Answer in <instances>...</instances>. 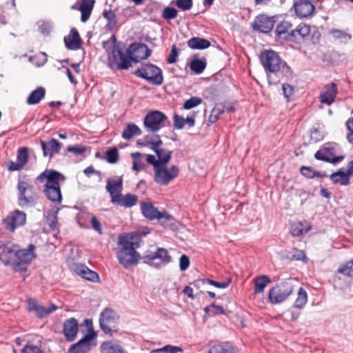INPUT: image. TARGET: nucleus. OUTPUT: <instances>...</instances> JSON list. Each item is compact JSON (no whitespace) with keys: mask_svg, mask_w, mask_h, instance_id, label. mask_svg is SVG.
Instances as JSON below:
<instances>
[{"mask_svg":"<svg viewBox=\"0 0 353 353\" xmlns=\"http://www.w3.org/2000/svg\"><path fill=\"white\" fill-rule=\"evenodd\" d=\"M46 95V89L43 87H37L35 90L32 91L26 99V103L28 105L38 104Z\"/></svg>","mask_w":353,"mask_h":353,"instance_id":"f704fd0d","label":"nucleus"},{"mask_svg":"<svg viewBox=\"0 0 353 353\" xmlns=\"http://www.w3.org/2000/svg\"><path fill=\"white\" fill-rule=\"evenodd\" d=\"M260 61L266 74L281 65L285 61H283L279 55L273 50H265L260 56Z\"/></svg>","mask_w":353,"mask_h":353,"instance_id":"2eb2a0df","label":"nucleus"},{"mask_svg":"<svg viewBox=\"0 0 353 353\" xmlns=\"http://www.w3.org/2000/svg\"><path fill=\"white\" fill-rule=\"evenodd\" d=\"M308 230L309 228H303V225L301 222L294 223L291 226V234L294 236H299L304 233H307Z\"/></svg>","mask_w":353,"mask_h":353,"instance_id":"4d7b16f0","label":"nucleus"},{"mask_svg":"<svg viewBox=\"0 0 353 353\" xmlns=\"http://www.w3.org/2000/svg\"><path fill=\"white\" fill-rule=\"evenodd\" d=\"M330 33L336 39H351L352 37L350 34L343 30L332 29Z\"/></svg>","mask_w":353,"mask_h":353,"instance_id":"13d9d810","label":"nucleus"},{"mask_svg":"<svg viewBox=\"0 0 353 353\" xmlns=\"http://www.w3.org/2000/svg\"><path fill=\"white\" fill-rule=\"evenodd\" d=\"M307 294L305 289L300 288L297 293V298L295 300L293 307L294 308L301 309L307 303Z\"/></svg>","mask_w":353,"mask_h":353,"instance_id":"a18cd8bd","label":"nucleus"},{"mask_svg":"<svg viewBox=\"0 0 353 353\" xmlns=\"http://www.w3.org/2000/svg\"><path fill=\"white\" fill-rule=\"evenodd\" d=\"M43 154L44 157H49L52 159L56 154H59L61 149V144L55 139L52 138L46 142L40 141Z\"/></svg>","mask_w":353,"mask_h":353,"instance_id":"412c9836","label":"nucleus"},{"mask_svg":"<svg viewBox=\"0 0 353 353\" xmlns=\"http://www.w3.org/2000/svg\"><path fill=\"white\" fill-rule=\"evenodd\" d=\"M292 292V284L288 281H283L269 290L268 299L272 304H280L287 300Z\"/></svg>","mask_w":353,"mask_h":353,"instance_id":"6e6552de","label":"nucleus"},{"mask_svg":"<svg viewBox=\"0 0 353 353\" xmlns=\"http://www.w3.org/2000/svg\"><path fill=\"white\" fill-rule=\"evenodd\" d=\"M206 61L204 57L199 59L194 57L190 62V68L195 74H199L204 71L206 68Z\"/></svg>","mask_w":353,"mask_h":353,"instance_id":"a19ab883","label":"nucleus"},{"mask_svg":"<svg viewBox=\"0 0 353 353\" xmlns=\"http://www.w3.org/2000/svg\"><path fill=\"white\" fill-rule=\"evenodd\" d=\"M179 168L172 165L169 169L161 166L155 170L154 181L160 185H166L179 174Z\"/></svg>","mask_w":353,"mask_h":353,"instance_id":"4468645a","label":"nucleus"},{"mask_svg":"<svg viewBox=\"0 0 353 353\" xmlns=\"http://www.w3.org/2000/svg\"><path fill=\"white\" fill-rule=\"evenodd\" d=\"M66 150L67 152L73 153L75 155H81L85 152L86 147L82 145L76 144L74 145H68Z\"/></svg>","mask_w":353,"mask_h":353,"instance_id":"bf43d9fd","label":"nucleus"},{"mask_svg":"<svg viewBox=\"0 0 353 353\" xmlns=\"http://www.w3.org/2000/svg\"><path fill=\"white\" fill-rule=\"evenodd\" d=\"M83 324L88 327V332L80 340L70 346L68 353H89L92 348L97 345V334L93 329L92 319H85Z\"/></svg>","mask_w":353,"mask_h":353,"instance_id":"7ed1b4c3","label":"nucleus"},{"mask_svg":"<svg viewBox=\"0 0 353 353\" xmlns=\"http://www.w3.org/2000/svg\"><path fill=\"white\" fill-rule=\"evenodd\" d=\"M234 346L228 343H224L212 346L208 353H235Z\"/></svg>","mask_w":353,"mask_h":353,"instance_id":"79ce46f5","label":"nucleus"},{"mask_svg":"<svg viewBox=\"0 0 353 353\" xmlns=\"http://www.w3.org/2000/svg\"><path fill=\"white\" fill-rule=\"evenodd\" d=\"M78 332L79 323L75 318H69L63 322V334L67 341L72 342L74 341L77 337Z\"/></svg>","mask_w":353,"mask_h":353,"instance_id":"a211bd4d","label":"nucleus"},{"mask_svg":"<svg viewBox=\"0 0 353 353\" xmlns=\"http://www.w3.org/2000/svg\"><path fill=\"white\" fill-rule=\"evenodd\" d=\"M133 158L132 170L139 172L145 168V163L141 159L142 154L137 152L131 154Z\"/></svg>","mask_w":353,"mask_h":353,"instance_id":"49530a36","label":"nucleus"},{"mask_svg":"<svg viewBox=\"0 0 353 353\" xmlns=\"http://www.w3.org/2000/svg\"><path fill=\"white\" fill-rule=\"evenodd\" d=\"M278 68L266 74L270 85H276L293 79V72L286 62L281 63Z\"/></svg>","mask_w":353,"mask_h":353,"instance_id":"9b49d317","label":"nucleus"},{"mask_svg":"<svg viewBox=\"0 0 353 353\" xmlns=\"http://www.w3.org/2000/svg\"><path fill=\"white\" fill-rule=\"evenodd\" d=\"M52 29V26L50 22L42 21L39 25V30L40 32L45 36H48Z\"/></svg>","mask_w":353,"mask_h":353,"instance_id":"e2e57ef3","label":"nucleus"},{"mask_svg":"<svg viewBox=\"0 0 353 353\" xmlns=\"http://www.w3.org/2000/svg\"><path fill=\"white\" fill-rule=\"evenodd\" d=\"M274 17H269L265 14H260L255 17L252 27L254 31L263 34L270 33L274 26Z\"/></svg>","mask_w":353,"mask_h":353,"instance_id":"dca6fc26","label":"nucleus"},{"mask_svg":"<svg viewBox=\"0 0 353 353\" xmlns=\"http://www.w3.org/2000/svg\"><path fill=\"white\" fill-rule=\"evenodd\" d=\"M161 214L162 216L158 220L163 226L168 227L174 225L175 219L172 215L168 214L165 211L161 212Z\"/></svg>","mask_w":353,"mask_h":353,"instance_id":"864d4df0","label":"nucleus"},{"mask_svg":"<svg viewBox=\"0 0 353 353\" xmlns=\"http://www.w3.org/2000/svg\"><path fill=\"white\" fill-rule=\"evenodd\" d=\"M338 272L345 276H353V259L347 261L338 269Z\"/></svg>","mask_w":353,"mask_h":353,"instance_id":"09e8293b","label":"nucleus"},{"mask_svg":"<svg viewBox=\"0 0 353 353\" xmlns=\"http://www.w3.org/2000/svg\"><path fill=\"white\" fill-rule=\"evenodd\" d=\"M36 246L32 243L29 244L26 249L19 250L17 247L16 255V263L14 270L19 272H26L28 270L27 265L36 258L37 255L34 252Z\"/></svg>","mask_w":353,"mask_h":353,"instance_id":"9d476101","label":"nucleus"},{"mask_svg":"<svg viewBox=\"0 0 353 353\" xmlns=\"http://www.w3.org/2000/svg\"><path fill=\"white\" fill-rule=\"evenodd\" d=\"M17 188L18 190L17 202L22 208H31L36 205L39 196L34 192L33 188L24 181H19Z\"/></svg>","mask_w":353,"mask_h":353,"instance_id":"423d86ee","label":"nucleus"},{"mask_svg":"<svg viewBox=\"0 0 353 353\" xmlns=\"http://www.w3.org/2000/svg\"><path fill=\"white\" fill-rule=\"evenodd\" d=\"M340 147L335 143H327L321 147L314 154V158L319 161L336 164L343 160L344 156H336L339 152Z\"/></svg>","mask_w":353,"mask_h":353,"instance_id":"1a4fd4ad","label":"nucleus"},{"mask_svg":"<svg viewBox=\"0 0 353 353\" xmlns=\"http://www.w3.org/2000/svg\"><path fill=\"white\" fill-rule=\"evenodd\" d=\"M17 161L23 167L28 161V149L26 147L20 148L17 152Z\"/></svg>","mask_w":353,"mask_h":353,"instance_id":"3c124183","label":"nucleus"},{"mask_svg":"<svg viewBox=\"0 0 353 353\" xmlns=\"http://www.w3.org/2000/svg\"><path fill=\"white\" fill-rule=\"evenodd\" d=\"M346 127L349 130V133L347 135V141L353 144V117L350 118L346 121Z\"/></svg>","mask_w":353,"mask_h":353,"instance_id":"774afa93","label":"nucleus"},{"mask_svg":"<svg viewBox=\"0 0 353 353\" xmlns=\"http://www.w3.org/2000/svg\"><path fill=\"white\" fill-rule=\"evenodd\" d=\"M151 259H159L161 261L160 263L152 262L150 263V266L157 269L161 268L162 265H166L172 261L171 256L168 254V250L163 248H158L157 251L153 253V256Z\"/></svg>","mask_w":353,"mask_h":353,"instance_id":"bb28decb","label":"nucleus"},{"mask_svg":"<svg viewBox=\"0 0 353 353\" xmlns=\"http://www.w3.org/2000/svg\"><path fill=\"white\" fill-rule=\"evenodd\" d=\"M65 176L59 172L52 169H46L37 178L36 181L45 183L43 192L46 196L53 203L62 201L60 181H64Z\"/></svg>","mask_w":353,"mask_h":353,"instance_id":"f03ea898","label":"nucleus"},{"mask_svg":"<svg viewBox=\"0 0 353 353\" xmlns=\"http://www.w3.org/2000/svg\"><path fill=\"white\" fill-rule=\"evenodd\" d=\"M350 176L347 170L345 171L344 168H340L336 172H333L330 178L333 183L347 185L350 183Z\"/></svg>","mask_w":353,"mask_h":353,"instance_id":"7c9ffc66","label":"nucleus"},{"mask_svg":"<svg viewBox=\"0 0 353 353\" xmlns=\"http://www.w3.org/2000/svg\"><path fill=\"white\" fill-rule=\"evenodd\" d=\"M140 208L143 215L148 220L161 219L162 216L161 212L151 202H141Z\"/></svg>","mask_w":353,"mask_h":353,"instance_id":"a878e982","label":"nucleus"},{"mask_svg":"<svg viewBox=\"0 0 353 353\" xmlns=\"http://www.w3.org/2000/svg\"><path fill=\"white\" fill-rule=\"evenodd\" d=\"M185 124H188L190 128L195 125V114L188 116L186 119L177 114H174L173 127L176 130H181L183 128Z\"/></svg>","mask_w":353,"mask_h":353,"instance_id":"c756f323","label":"nucleus"},{"mask_svg":"<svg viewBox=\"0 0 353 353\" xmlns=\"http://www.w3.org/2000/svg\"><path fill=\"white\" fill-rule=\"evenodd\" d=\"M300 173L307 179L315 177V170L311 167L303 165L300 168Z\"/></svg>","mask_w":353,"mask_h":353,"instance_id":"0e129e2a","label":"nucleus"},{"mask_svg":"<svg viewBox=\"0 0 353 353\" xmlns=\"http://www.w3.org/2000/svg\"><path fill=\"white\" fill-rule=\"evenodd\" d=\"M141 130L138 125L133 123H130L125 127L122 132V138L125 140L129 141L134 137L141 135Z\"/></svg>","mask_w":353,"mask_h":353,"instance_id":"4c0bfd02","label":"nucleus"},{"mask_svg":"<svg viewBox=\"0 0 353 353\" xmlns=\"http://www.w3.org/2000/svg\"><path fill=\"white\" fill-rule=\"evenodd\" d=\"M26 214L19 210H14L10 212L8 215L3 219V224L5 229L14 232L19 227L23 226L26 223Z\"/></svg>","mask_w":353,"mask_h":353,"instance_id":"ddd939ff","label":"nucleus"},{"mask_svg":"<svg viewBox=\"0 0 353 353\" xmlns=\"http://www.w3.org/2000/svg\"><path fill=\"white\" fill-rule=\"evenodd\" d=\"M282 258L289 261H302L305 263H307L308 261L304 252L297 248H293L292 251L283 252Z\"/></svg>","mask_w":353,"mask_h":353,"instance_id":"473e14b6","label":"nucleus"},{"mask_svg":"<svg viewBox=\"0 0 353 353\" xmlns=\"http://www.w3.org/2000/svg\"><path fill=\"white\" fill-rule=\"evenodd\" d=\"M63 40L68 50H76L81 47L82 40L75 28L70 30V34L64 37Z\"/></svg>","mask_w":353,"mask_h":353,"instance_id":"b1692460","label":"nucleus"},{"mask_svg":"<svg viewBox=\"0 0 353 353\" xmlns=\"http://www.w3.org/2000/svg\"><path fill=\"white\" fill-rule=\"evenodd\" d=\"M181 352H182V349L180 347L166 345L161 348L152 350L150 353H177Z\"/></svg>","mask_w":353,"mask_h":353,"instance_id":"8fccbe9b","label":"nucleus"},{"mask_svg":"<svg viewBox=\"0 0 353 353\" xmlns=\"http://www.w3.org/2000/svg\"><path fill=\"white\" fill-rule=\"evenodd\" d=\"M179 56V50L175 44L172 45L170 53L167 59V61L170 64L176 62Z\"/></svg>","mask_w":353,"mask_h":353,"instance_id":"69168bd1","label":"nucleus"},{"mask_svg":"<svg viewBox=\"0 0 353 353\" xmlns=\"http://www.w3.org/2000/svg\"><path fill=\"white\" fill-rule=\"evenodd\" d=\"M178 10L173 7H165L161 17L165 20L174 19L177 17Z\"/></svg>","mask_w":353,"mask_h":353,"instance_id":"6e6d98bb","label":"nucleus"},{"mask_svg":"<svg viewBox=\"0 0 353 353\" xmlns=\"http://www.w3.org/2000/svg\"><path fill=\"white\" fill-rule=\"evenodd\" d=\"M168 120L166 115L159 110L148 112L143 120V125L149 132L155 133L163 127V123Z\"/></svg>","mask_w":353,"mask_h":353,"instance_id":"f8f14e48","label":"nucleus"},{"mask_svg":"<svg viewBox=\"0 0 353 353\" xmlns=\"http://www.w3.org/2000/svg\"><path fill=\"white\" fill-rule=\"evenodd\" d=\"M338 93V88L336 83L332 82L330 84H326L324 86V90L321 92L319 99L321 103L330 105L335 100Z\"/></svg>","mask_w":353,"mask_h":353,"instance_id":"6ab92c4d","label":"nucleus"},{"mask_svg":"<svg viewBox=\"0 0 353 353\" xmlns=\"http://www.w3.org/2000/svg\"><path fill=\"white\" fill-rule=\"evenodd\" d=\"M105 189L109 192L111 197V202L113 199L122 194L123 190V177L120 176L117 180L108 179L106 181Z\"/></svg>","mask_w":353,"mask_h":353,"instance_id":"4be33fe9","label":"nucleus"},{"mask_svg":"<svg viewBox=\"0 0 353 353\" xmlns=\"http://www.w3.org/2000/svg\"><path fill=\"white\" fill-rule=\"evenodd\" d=\"M292 24L289 21H283L276 26L275 30V37L276 39H282L287 41L288 34L292 30Z\"/></svg>","mask_w":353,"mask_h":353,"instance_id":"72a5a7b5","label":"nucleus"},{"mask_svg":"<svg viewBox=\"0 0 353 353\" xmlns=\"http://www.w3.org/2000/svg\"><path fill=\"white\" fill-rule=\"evenodd\" d=\"M135 48H139L135 52V58L137 63L141 60L146 59L150 56L152 51L146 44L135 42Z\"/></svg>","mask_w":353,"mask_h":353,"instance_id":"58836bf2","label":"nucleus"},{"mask_svg":"<svg viewBox=\"0 0 353 353\" xmlns=\"http://www.w3.org/2000/svg\"><path fill=\"white\" fill-rule=\"evenodd\" d=\"M172 3H174L175 6L181 10L187 11L190 10L193 6L192 0H173Z\"/></svg>","mask_w":353,"mask_h":353,"instance_id":"603ef678","label":"nucleus"},{"mask_svg":"<svg viewBox=\"0 0 353 353\" xmlns=\"http://www.w3.org/2000/svg\"><path fill=\"white\" fill-rule=\"evenodd\" d=\"M132 74L154 85H161L163 83L162 70L152 63H141Z\"/></svg>","mask_w":353,"mask_h":353,"instance_id":"20e7f679","label":"nucleus"},{"mask_svg":"<svg viewBox=\"0 0 353 353\" xmlns=\"http://www.w3.org/2000/svg\"><path fill=\"white\" fill-rule=\"evenodd\" d=\"M154 152L157 154L161 166H165L172 158V151L162 148L160 150H154Z\"/></svg>","mask_w":353,"mask_h":353,"instance_id":"37998d69","label":"nucleus"},{"mask_svg":"<svg viewBox=\"0 0 353 353\" xmlns=\"http://www.w3.org/2000/svg\"><path fill=\"white\" fill-rule=\"evenodd\" d=\"M103 17L108 21V23L105 26L106 30L112 31L117 26L116 15L112 10H103Z\"/></svg>","mask_w":353,"mask_h":353,"instance_id":"c03bdc74","label":"nucleus"},{"mask_svg":"<svg viewBox=\"0 0 353 353\" xmlns=\"http://www.w3.org/2000/svg\"><path fill=\"white\" fill-rule=\"evenodd\" d=\"M101 353H126L123 348L114 341H103L100 345Z\"/></svg>","mask_w":353,"mask_h":353,"instance_id":"2f4dec72","label":"nucleus"},{"mask_svg":"<svg viewBox=\"0 0 353 353\" xmlns=\"http://www.w3.org/2000/svg\"><path fill=\"white\" fill-rule=\"evenodd\" d=\"M204 312L210 316L223 314L228 316L230 311L225 310L222 306L216 305L214 302L204 308Z\"/></svg>","mask_w":353,"mask_h":353,"instance_id":"ea45409f","label":"nucleus"},{"mask_svg":"<svg viewBox=\"0 0 353 353\" xmlns=\"http://www.w3.org/2000/svg\"><path fill=\"white\" fill-rule=\"evenodd\" d=\"M271 283V279L267 275H261L254 279V292L255 294L263 293L266 286Z\"/></svg>","mask_w":353,"mask_h":353,"instance_id":"e433bc0d","label":"nucleus"},{"mask_svg":"<svg viewBox=\"0 0 353 353\" xmlns=\"http://www.w3.org/2000/svg\"><path fill=\"white\" fill-rule=\"evenodd\" d=\"M310 33V26L305 23H300L295 29H292L290 34H288L287 41L296 42L299 39H304Z\"/></svg>","mask_w":353,"mask_h":353,"instance_id":"5701e85b","label":"nucleus"},{"mask_svg":"<svg viewBox=\"0 0 353 353\" xmlns=\"http://www.w3.org/2000/svg\"><path fill=\"white\" fill-rule=\"evenodd\" d=\"M119 315L112 308L106 307L101 312L99 316V325L102 331L112 336L118 330Z\"/></svg>","mask_w":353,"mask_h":353,"instance_id":"0eeeda50","label":"nucleus"},{"mask_svg":"<svg viewBox=\"0 0 353 353\" xmlns=\"http://www.w3.org/2000/svg\"><path fill=\"white\" fill-rule=\"evenodd\" d=\"M293 8L300 17H307L314 10V6L309 0H294Z\"/></svg>","mask_w":353,"mask_h":353,"instance_id":"aec40b11","label":"nucleus"},{"mask_svg":"<svg viewBox=\"0 0 353 353\" xmlns=\"http://www.w3.org/2000/svg\"><path fill=\"white\" fill-rule=\"evenodd\" d=\"M77 2L79 3V10L81 12V21L85 23L90 17L95 0H78Z\"/></svg>","mask_w":353,"mask_h":353,"instance_id":"c85d7f7f","label":"nucleus"},{"mask_svg":"<svg viewBox=\"0 0 353 353\" xmlns=\"http://www.w3.org/2000/svg\"><path fill=\"white\" fill-rule=\"evenodd\" d=\"M210 46L209 40L198 37H192L188 41V46L194 50H205Z\"/></svg>","mask_w":353,"mask_h":353,"instance_id":"c9c22d12","label":"nucleus"},{"mask_svg":"<svg viewBox=\"0 0 353 353\" xmlns=\"http://www.w3.org/2000/svg\"><path fill=\"white\" fill-rule=\"evenodd\" d=\"M105 159L111 164L118 162L119 159V150L116 147H112L105 151Z\"/></svg>","mask_w":353,"mask_h":353,"instance_id":"de8ad7c7","label":"nucleus"},{"mask_svg":"<svg viewBox=\"0 0 353 353\" xmlns=\"http://www.w3.org/2000/svg\"><path fill=\"white\" fill-rule=\"evenodd\" d=\"M21 353H43V352L36 345L28 344L21 350Z\"/></svg>","mask_w":353,"mask_h":353,"instance_id":"338daca9","label":"nucleus"},{"mask_svg":"<svg viewBox=\"0 0 353 353\" xmlns=\"http://www.w3.org/2000/svg\"><path fill=\"white\" fill-rule=\"evenodd\" d=\"M141 235L137 232H131L120 235L118 243L121 249L117 252V259L121 265L125 269L138 263L141 259L140 254L136 251L139 247Z\"/></svg>","mask_w":353,"mask_h":353,"instance_id":"f257e3e1","label":"nucleus"},{"mask_svg":"<svg viewBox=\"0 0 353 353\" xmlns=\"http://www.w3.org/2000/svg\"><path fill=\"white\" fill-rule=\"evenodd\" d=\"M135 42L130 44V46L126 49L125 52L123 51V54L127 56L134 63H137L135 58V52L139 48H135Z\"/></svg>","mask_w":353,"mask_h":353,"instance_id":"680f3d73","label":"nucleus"},{"mask_svg":"<svg viewBox=\"0 0 353 353\" xmlns=\"http://www.w3.org/2000/svg\"><path fill=\"white\" fill-rule=\"evenodd\" d=\"M202 103L201 98L199 97H192L185 101L183 105L184 110H191Z\"/></svg>","mask_w":353,"mask_h":353,"instance_id":"5fc2aeb1","label":"nucleus"},{"mask_svg":"<svg viewBox=\"0 0 353 353\" xmlns=\"http://www.w3.org/2000/svg\"><path fill=\"white\" fill-rule=\"evenodd\" d=\"M74 271L77 274L89 281L98 282L100 280L99 274L96 272L89 269L84 264H76L74 265Z\"/></svg>","mask_w":353,"mask_h":353,"instance_id":"393cba45","label":"nucleus"},{"mask_svg":"<svg viewBox=\"0 0 353 353\" xmlns=\"http://www.w3.org/2000/svg\"><path fill=\"white\" fill-rule=\"evenodd\" d=\"M17 245L6 243L0 245V260L6 265H12L14 268L16 263Z\"/></svg>","mask_w":353,"mask_h":353,"instance_id":"f3484780","label":"nucleus"},{"mask_svg":"<svg viewBox=\"0 0 353 353\" xmlns=\"http://www.w3.org/2000/svg\"><path fill=\"white\" fill-rule=\"evenodd\" d=\"M138 199V196L131 193L125 195L120 194L119 196L114 198L112 203L121 207L130 208L137 203Z\"/></svg>","mask_w":353,"mask_h":353,"instance_id":"cd10ccee","label":"nucleus"},{"mask_svg":"<svg viewBox=\"0 0 353 353\" xmlns=\"http://www.w3.org/2000/svg\"><path fill=\"white\" fill-rule=\"evenodd\" d=\"M59 208H57L55 210H53V216L52 218L48 216L47 217V222L52 230H55L57 229V225L58 223V217L57 214L59 213Z\"/></svg>","mask_w":353,"mask_h":353,"instance_id":"052dcab7","label":"nucleus"},{"mask_svg":"<svg viewBox=\"0 0 353 353\" xmlns=\"http://www.w3.org/2000/svg\"><path fill=\"white\" fill-rule=\"evenodd\" d=\"M125 48L124 43H121L115 46L111 52V54L108 57V67L114 70H128L132 66L133 63L127 56L123 54Z\"/></svg>","mask_w":353,"mask_h":353,"instance_id":"39448f33","label":"nucleus"}]
</instances>
